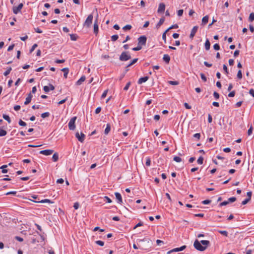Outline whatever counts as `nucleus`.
Wrapping results in <instances>:
<instances>
[{"label":"nucleus","mask_w":254,"mask_h":254,"mask_svg":"<svg viewBox=\"0 0 254 254\" xmlns=\"http://www.w3.org/2000/svg\"><path fill=\"white\" fill-rule=\"evenodd\" d=\"M2 117L6 121H7L8 122V123H10L11 122V120H10V119L9 118V117L8 116V115H5V114H3V116H2Z\"/></svg>","instance_id":"nucleus-28"},{"label":"nucleus","mask_w":254,"mask_h":254,"mask_svg":"<svg viewBox=\"0 0 254 254\" xmlns=\"http://www.w3.org/2000/svg\"><path fill=\"white\" fill-rule=\"evenodd\" d=\"M14 47V44H12V45L9 46L7 49V51H10L12 50Z\"/></svg>","instance_id":"nucleus-62"},{"label":"nucleus","mask_w":254,"mask_h":254,"mask_svg":"<svg viewBox=\"0 0 254 254\" xmlns=\"http://www.w3.org/2000/svg\"><path fill=\"white\" fill-rule=\"evenodd\" d=\"M70 37L72 41H76L77 39L78 36L76 34H70Z\"/></svg>","instance_id":"nucleus-26"},{"label":"nucleus","mask_w":254,"mask_h":254,"mask_svg":"<svg viewBox=\"0 0 254 254\" xmlns=\"http://www.w3.org/2000/svg\"><path fill=\"white\" fill-rule=\"evenodd\" d=\"M54 152L53 150L51 149H47V150H44L40 151V154L48 156L51 155Z\"/></svg>","instance_id":"nucleus-8"},{"label":"nucleus","mask_w":254,"mask_h":254,"mask_svg":"<svg viewBox=\"0 0 254 254\" xmlns=\"http://www.w3.org/2000/svg\"><path fill=\"white\" fill-rule=\"evenodd\" d=\"M131 58L128 52H123L120 56V60L121 61H127Z\"/></svg>","instance_id":"nucleus-2"},{"label":"nucleus","mask_w":254,"mask_h":254,"mask_svg":"<svg viewBox=\"0 0 254 254\" xmlns=\"http://www.w3.org/2000/svg\"><path fill=\"white\" fill-rule=\"evenodd\" d=\"M62 70L64 72V76L65 78L67 77V74L68 73V69L67 68H64Z\"/></svg>","instance_id":"nucleus-25"},{"label":"nucleus","mask_w":254,"mask_h":254,"mask_svg":"<svg viewBox=\"0 0 254 254\" xmlns=\"http://www.w3.org/2000/svg\"><path fill=\"white\" fill-rule=\"evenodd\" d=\"M79 204L78 202H75L74 203L73 207L75 209H77L79 208Z\"/></svg>","instance_id":"nucleus-59"},{"label":"nucleus","mask_w":254,"mask_h":254,"mask_svg":"<svg viewBox=\"0 0 254 254\" xmlns=\"http://www.w3.org/2000/svg\"><path fill=\"white\" fill-rule=\"evenodd\" d=\"M35 202H40V203H45V202H49V203H52L50 200L48 199H43L39 201H35Z\"/></svg>","instance_id":"nucleus-30"},{"label":"nucleus","mask_w":254,"mask_h":254,"mask_svg":"<svg viewBox=\"0 0 254 254\" xmlns=\"http://www.w3.org/2000/svg\"><path fill=\"white\" fill-rule=\"evenodd\" d=\"M184 106L185 107V108L187 109H191V106H190L188 103H184Z\"/></svg>","instance_id":"nucleus-63"},{"label":"nucleus","mask_w":254,"mask_h":254,"mask_svg":"<svg viewBox=\"0 0 254 254\" xmlns=\"http://www.w3.org/2000/svg\"><path fill=\"white\" fill-rule=\"evenodd\" d=\"M198 28V26H195L191 29V32H190V39H193V38L194 37L196 32L197 31Z\"/></svg>","instance_id":"nucleus-9"},{"label":"nucleus","mask_w":254,"mask_h":254,"mask_svg":"<svg viewBox=\"0 0 254 254\" xmlns=\"http://www.w3.org/2000/svg\"><path fill=\"white\" fill-rule=\"evenodd\" d=\"M223 70L225 71V73L228 74L229 73L227 67L225 64H224L223 66Z\"/></svg>","instance_id":"nucleus-57"},{"label":"nucleus","mask_w":254,"mask_h":254,"mask_svg":"<svg viewBox=\"0 0 254 254\" xmlns=\"http://www.w3.org/2000/svg\"><path fill=\"white\" fill-rule=\"evenodd\" d=\"M237 77L239 79H241L242 78V73L241 70H239L237 73Z\"/></svg>","instance_id":"nucleus-47"},{"label":"nucleus","mask_w":254,"mask_h":254,"mask_svg":"<svg viewBox=\"0 0 254 254\" xmlns=\"http://www.w3.org/2000/svg\"><path fill=\"white\" fill-rule=\"evenodd\" d=\"M7 165H2V166H1L0 167V169H2V171H1L2 173L5 174V173H7V172H8L7 170L5 169V168H7Z\"/></svg>","instance_id":"nucleus-20"},{"label":"nucleus","mask_w":254,"mask_h":254,"mask_svg":"<svg viewBox=\"0 0 254 254\" xmlns=\"http://www.w3.org/2000/svg\"><path fill=\"white\" fill-rule=\"evenodd\" d=\"M173 160L177 162H181L182 161V159L178 156H175Z\"/></svg>","instance_id":"nucleus-37"},{"label":"nucleus","mask_w":254,"mask_h":254,"mask_svg":"<svg viewBox=\"0 0 254 254\" xmlns=\"http://www.w3.org/2000/svg\"><path fill=\"white\" fill-rule=\"evenodd\" d=\"M50 116L49 112H45L41 114V117L43 119L48 117Z\"/></svg>","instance_id":"nucleus-35"},{"label":"nucleus","mask_w":254,"mask_h":254,"mask_svg":"<svg viewBox=\"0 0 254 254\" xmlns=\"http://www.w3.org/2000/svg\"><path fill=\"white\" fill-rule=\"evenodd\" d=\"M76 137L78 139V140L81 142H82L85 139V135L81 132V133H79V132H76L75 134Z\"/></svg>","instance_id":"nucleus-6"},{"label":"nucleus","mask_w":254,"mask_h":254,"mask_svg":"<svg viewBox=\"0 0 254 254\" xmlns=\"http://www.w3.org/2000/svg\"><path fill=\"white\" fill-rule=\"evenodd\" d=\"M218 232L220 234H221V235H222L224 236H226V237L228 236V233L227 231H226L218 230Z\"/></svg>","instance_id":"nucleus-29"},{"label":"nucleus","mask_w":254,"mask_h":254,"mask_svg":"<svg viewBox=\"0 0 254 254\" xmlns=\"http://www.w3.org/2000/svg\"><path fill=\"white\" fill-rule=\"evenodd\" d=\"M209 244L210 242L209 241L201 240L199 242L197 240H196L194 242L193 246L197 250L202 252L206 249Z\"/></svg>","instance_id":"nucleus-1"},{"label":"nucleus","mask_w":254,"mask_h":254,"mask_svg":"<svg viewBox=\"0 0 254 254\" xmlns=\"http://www.w3.org/2000/svg\"><path fill=\"white\" fill-rule=\"evenodd\" d=\"M211 202V200H204L203 201H202V203L203 204H204V205H206V204H209Z\"/></svg>","instance_id":"nucleus-52"},{"label":"nucleus","mask_w":254,"mask_h":254,"mask_svg":"<svg viewBox=\"0 0 254 254\" xmlns=\"http://www.w3.org/2000/svg\"><path fill=\"white\" fill-rule=\"evenodd\" d=\"M93 17L92 14L89 15L84 23V25L87 27H90L92 22Z\"/></svg>","instance_id":"nucleus-4"},{"label":"nucleus","mask_w":254,"mask_h":254,"mask_svg":"<svg viewBox=\"0 0 254 254\" xmlns=\"http://www.w3.org/2000/svg\"><path fill=\"white\" fill-rule=\"evenodd\" d=\"M118 38H119V36L118 35H114L112 36L111 39L113 41H115L118 39Z\"/></svg>","instance_id":"nucleus-40"},{"label":"nucleus","mask_w":254,"mask_h":254,"mask_svg":"<svg viewBox=\"0 0 254 254\" xmlns=\"http://www.w3.org/2000/svg\"><path fill=\"white\" fill-rule=\"evenodd\" d=\"M213 96L216 99H218L219 98V94L216 92L213 93Z\"/></svg>","instance_id":"nucleus-55"},{"label":"nucleus","mask_w":254,"mask_h":254,"mask_svg":"<svg viewBox=\"0 0 254 254\" xmlns=\"http://www.w3.org/2000/svg\"><path fill=\"white\" fill-rule=\"evenodd\" d=\"M19 125L21 126H26V123H25L24 122H23V121H22L21 120H20L19 121Z\"/></svg>","instance_id":"nucleus-48"},{"label":"nucleus","mask_w":254,"mask_h":254,"mask_svg":"<svg viewBox=\"0 0 254 254\" xmlns=\"http://www.w3.org/2000/svg\"><path fill=\"white\" fill-rule=\"evenodd\" d=\"M141 48H142V46L138 45V46L136 47H134V48H132V50L135 51H139V50H141Z\"/></svg>","instance_id":"nucleus-46"},{"label":"nucleus","mask_w":254,"mask_h":254,"mask_svg":"<svg viewBox=\"0 0 254 254\" xmlns=\"http://www.w3.org/2000/svg\"><path fill=\"white\" fill-rule=\"evenodd\" d=\"M104 198V200L106 201L108 203L112 202V200L108 196H105Z\"/></svg>","instance_id":"nucleus-53"},{"label":"nucleus","mask_w":254,"mask_h":254,"mask_svg":"<svg viewBox=\"0 0 254 254\" xmlns=\"http://www.w3.org/2000/svg\"><path fill=\"white\" fill-rule=\"evenodd\" d=\"M235 95V92L234 91H233L231 92L228 94V97H234Z\"/></svg>","instance_id":"nucleus-56"},{"label":"nucleus","mask_w":254,"mask_h":254,"mask_svg":"<svg viewBox=\"0 0 254 254\" xmlns=\"http://www.w3.org/2000/svg\"><path fill=\"white\" fill-rule=\"evenodd\" d=\"M37 44H34L31 47V49L30 50V53H32V52H33L34 51V50L35 49V48L37 47Z\"/></svg>","instance_id":"nucleus-42"},{"label":"nucleus","mask_w":254,"mask_h":254,"mask_svg":"<svg viewBox=\"0 0 254 254\" xmlns=\"http://www.w3.org/2000/svg\"><path fill=\"white\" fill-rule=\"evenodd\" d=\"M210 43L208 39L206 40L205 43V48L206 50H208L210 49Z\"/></svg>","instance_id":"nucleus-23"},{"label":"nucleus","mask_w":254,"mask_h":254,"mask_svg":"<svg viewBox=\"0 0 254 254\" xmlns=\"http://www.w3.org/2000/svg\"><path fill=\"white\" fill-rule=\"evenodd\" d=\"M96 244L100 246H103L104 245V242L102 241H100V240H98V241H96L95 242Z\"/></svg>","instance_id":"nucleus-39"},{"label":"nucleus","mask_w":254,"mask_h":254,"mask_svg":"<svg viewBox=\"0 0 254 254\" xmlns=\"http://www.w3.org/2000/svg\"><path fill=\"white\" fill-rule=\"evenodd\" d=\"M131 84V83L130 82H128L127 83L126 85L125 86V87H124V89L126 91L127 90L130 86Z\"/></svg>","instance_id":"nucleus-45"},{"label":"nucleus","mask_w":254,"mask_h":254,"mask_svg":"<svg viewBox=\"0 0 254 254\" xmlns=\"http://www.w3.org/2000/svg\"><path fill=\"white\" fill-rule=\"evenodd\" d=\"M180 250H179V248H175V249H173L169 251H168L167 252V254H170L171 253H173V252H180Z\"/></svg>","instance_id":"nucleus-27"},{"label":"nucleus","mask_w":254,"mask_h":254,"mask_svg":"<svg viewBox=\"0 0 254 254\" xmlns=\"http://www.w3.org/2000/svg\"><path fill=\"white\" fill-rule=\"evenodd\" d=\"M148 79V76H144L140 78L138 80V83L139 84H142V83H144L146 82Z\"/></svg>","instance_id":"nucleus-14"},{"label":"nucleus","mask_w":254,"mask_h":254,"mask_svg":"<svg viewBox=\"0 0 254 254\" xmlns=\"http://www.w3.org/2000/svg\"><path fill=\"white\" fill-rule=\"evenodd\" d=\"M200 76L201 79L204 81H206L207 78L205 76V75L203 73H200Z\"/></svg>","instance_id":"nucleus-50"},{"label":"nucleus","mask_w":254,"mask_h":254,"mask_svg":"<svg viewBox=\"0 0 254 254\" xmlns=\"http://www.w3.org/2000/svg\"><path fill=\"white\" fill-rule=\"evenodd\" d=\"M150 164H151V160L149 158H147L146 159V161L145 164L146 166H149L150 165Z\"/></svg>","instance_id":"nucleus-51"},{"label":"nucleus","mask_w":254,"mask_h":254,"mask_svg":"<svg viewBox=\"0 0 254 254\" xmlns=\"http://www.w3.org/2000/svg\"><path fill=\"white\" fill-rule=\"evenodd\" d=\"M203 158L202 157V156H200L197 160V162L198 164H202L203 163Z\"/></svg>","instance_id":"nucleus-34"},{"label":"nucleus","mask_w":254,"mask_h":254,"mask_svg":"<svg viewBox=\"0 0 254 254\" xmlns=\"http://www.w3.org/2000/svg\"><path fill=\"white\" fill-rule=\"evenodd\" d=\"M208 18H209V17L208 15H206V16H204L202 19V24H203V25L206 24L208 22Z\"/></svg>","instance_id":"nucleus-19"},{"label":"nucleus","mask_w":254,"mask_h":254,"mask_svg":"<svg viewBox=\"0 0 254 254\" xmlns=\"http://www.w3.org/2000/svg\"><path fill=\"white\" fill-rule=\"evenodd\" d=\"M32 98V95L31 93H29L24 102L25 105H27L30 103Z\"/></svg>","instance_id":"nucleus-13"},{"label":"nucleus","mask_w":254,"mask_h":254,"mask_svg":"<svg viewBox=\"0 0 254 254\" xmlns=\"http://www.w3.org/2000/svg\"><path fill=\"white\" fill-rule=\"evenodd\" d=\"M58 159H59V155H58V153H55L53 154V157H52V159H53V161L56 162L58 160Z\"/></svg>","instance_id":"nucleus-22"},{"label":"nucleus","mask_w":254,"mask_h":254,"mask_svg":"<svg viewBox=\"0 0 254 254\" xmlns=\"http://www.w3.org/2000/svg\"><path fill=\"white\" fill-rule=\"evenodd\" d=\"M146 42V37L145 36H141L138 38V45L142 46L145 45Z\"/></svg>","instance_id":"nucleus-5"},{"label":"nucleus","mask_w":254,"mask_h":254,"mask_svg":"<svg viewBox=\"0 0 254 254\" xmlns=\"http://www.w3.org/2000/svg\"><path fill=\"white\" fill-rule=\"evenodd\" d=\"M164 21H165L164 17H162L161 18H160L159 21L156 24V27L157 29L162 25V24L164 23Z\"/></svg>","instance_id":"nucleus-16"},{"label":"nucleus","mask_w":254,"mask_h":254,"mask_svg":"<svg viewBox=\"0 0 254 254\" xmlns=\"http://www.w3.org/2000/svg\"><path fill=\"white\" fill-rule=\"evenodd\" d=\"M110 130H111L110 125L109 124H107L106 127L104 131L105 134H107L110 132Z\"/></svg>","instance_id":"nucleus-24"},{"label":"nucleus","mask_w":254,"mask_h":254,"mask_svg":"<svg viewBox=\"0 0 254 254\" xmlns=\"http://www.w3.org/2000/svg\"><path fill=\"white\" fill-rule=\"evenodd\" d=\"M115 194L117 199H118V202H119L120 203H122L123 200H122V197L121 194L119 192H115Z\"/></svg>","instance_id":"nucleus-15"},{"label":"nucleus","mask_w":254,"mask_h":254,"mask_svg":"<svg viewBox=\"0 0 254 254\" xmlns=\"http://www.w3.org/2000/svg\"><path fill=\"white\" fill-rule=\"evenodd\" d=\"M193 137L199 139L200 138V134L199 133H195L193 135Z\"/></svg>","instance_id":"nucleus-61"},{"label":"nucleus","mask_w":254,"mask_h":254,"mask_svg":"<svg viewBox=\"0 0 254 254\" xmlns=\"http://www.w3.org/2000/svg\"><path fill=\"white\" fill-rule=\"evenodd\" d=\"M229 201L227 200V201H224L221 203H220L219 204V206H225V205H227L228 204H229Z\"/></svg>","instance_id":"nucleus-43"},{"label":"nucleus","mask_w":254,"mask_h":254,"mask_svg":"<svg viewBox=\"0 0 254 254\" xmlns=\"http://www.w3.org/2000/svg\"><path fill=\"white\" fill-rule=\"evenodd\" d=\"M249 93L251 94L253 97H254V90L253 89H251L249 91Z\"/></svg>","instance_id":"nucleus-64"},{"label":"nucleus","mask_w":254,"mask_h":254,"mask_svg":"<svg viewBox=\"0 0 254 254\" xmlns=\"http://www.w3.org/2000/svg\"><path fill=\"white\" fill-rule=\"evenodd\" d=\"M143 225V223L141 222H139L138 223H137L133 228V229H136L137 227H139V226H141Z\"/></svg>","instance_id":"nucleus-58"},{"label":"nucleus","mask_w":254,"mask_h":254,"mask_svg":"<svg viewBox=\"0 0 254 254\" xmlns=\"http://www.w3.org/2000/svg\"><path fill=\"white\" fill-rule=\"evenodd\" d=\"M85 78H86L85 76H81L80 78L76 82V84L78 85L81 84L82 83L85 81Z\"/></svg>","instance_id":"nucleus-18"},{"label":"nucleus","mask_w":254,"mask_h":254,"mask_svg":"<svg viewBox=\"0 0 254 254\" xmlns=\"http://www.w3.org/2000/svg\"><path fill=\"white\" fill-rule=\"evenodd\" d=\"M163 59L166 63H169L170 61V57L168 55L165 54L163 56Z\"/></svg>","instance_id":"nucleus-17"},{"label":"nucleus","mask_w":254,"mask_h":254,"mask_svg":"<svg viewBox=\"0 0 254 254\" xmlns=\"http://www.w3.org/2000/svg\"><path fill=\"white\" fill-rule=\"evenodd\" d=\"M6 133L7 132L6 130L2 129H0V136H3L5 135Z\"/></svg>","instance_id":"nucleus-31"},{"label":"nucleus","mask_w":254,"mask_h":254,"mask_svg":"<svg viewBox=\"0 0 254 254\" xmlns=\"http://www.w3.org/2000/svg\"><path fill=\"white\" fill-rule=\"evenodd\" d=\"M213 48L215 50H219L220 49V46L218 44H215L213 45Z\"/></svg>","instance_id":"nucleus-54"},{"label":"nucleus","mask_w":254,"mask_h":254,"mask_svg":"<svg viewBox=\"0 0 254 254\" xmlns=\"http://www.w3.org/2000/svg\"><path fill=\"white\" fill-rule=\"evenodd\" d=\"M168 83L170 84V85H178L179 84V82L177 81H172V80H170L168 81Z\"/></svg>","instance_id":"nucleus-33"},{"label":"nucleus","mask_w":254,"mask_h":254,"mask_svg":"<svg viewBox=\"0 0 254 254\" xmlns=\"http://www.w3.org/2000/svg\"><path fill=\"white\" fill-rule=\"evenodd\" d=\"M55 89V87L52 84H49V86H44L43 90L45 92H48L50 90H53Z\"/></svg>","instance_id":"nucleus-11"},{"label":"nucleus","mask_w":254,"mask_h":254,"mask_svg":"<svg viewBox=\"0 0 254 254\" xmlns=\"http://www.w3.org/2000/svg\"><path fill=\"white\" fill-rule=\"evenodd\" d=\"M107 92H108V90L104 91V92L103 93V94L101 96V98H104L107 96Z\"/></svg>","instance_id":"nucleus-60"},{"label":"nucleus","mask_w":254,"mask_h":254,"mask_svg":"<svg viewBox=\"0 0 254 254\" xmlns=\"http://www.w3.org/2000/svg\"><path fill=\"white\" fill-rule=\"evenodd\" d=\"M131 28V26L130 25H126L123 27V29L125 30H130Z\"/></svg>","instance_id":"nucleus-41"},{"label":"nucleus","mask_w":254,"mask_h":254,"mask_svg":"<svg viewBox=\"0 0 254 254\" xmlns=\"http://www.w3.org/2000/svg\"><path fill=\"white\" fill-rule=\"evenodd\" d=\"M236 200V198L235 197H232L228 199V201H229V203L230 202H234Z\"/></svg>","instance_id":"nucleus-44"},{"label":"nucleus","mask_w":254,"mask_h":254,"mask_svg":"<svg viewBox=\"0 0 254 254\" xmlns=\"http://www.w3.org/2000/svg\"><path fill=\"white\" fill-rule=\"evenodd\" d=\"M137 61H138V59H137V58H136V59H133V60L131 61V62L129 64H128L127 65V67H129V66H130L131 65H133V64H134L135 63H136L137 62Z\"/></svg>","instance_id":"nucleus-32"},{"label":"nucleus","mask_w":254,"mask_h":254,"mask_svg":"<svg viewBox=\"0 0 254 254\" xmlns=\"http://www.w3.org/2000/svg\"><path fill=\"white\" fill-rule=\"evenodd\" d=\"M165 5L163 3H160L159 4L158 9V13H162L163 12L165 11Z\"/></svg>","instance_id":"nucleus-10"},{"label":"nucleus","mask_w":254,"mask_h":254,"mask_svg":"<svg viewBox=\"0 0 254 254\" xmlns=\"http://www.w3.org/2000/svg\"><path fill=\"white\" fill-rule=\"evenodd\" d=\"M76 120V117H74L70 120L68 124V127L70 130H74L75 128V122Z\"/></svg>","instance_id":"nucleus-3"},{"label":"nucleus","mask_w":254,"mask_h":254,"mask_svg":"<svg viewBox=\"0 0 254 254\" xmlns=\"http://www.w3.org/2000/svg\"><path fill=\"white\" fill-rule=\"evenodd\" d=\"M23 5V4L20 3L17 6H13V12L14 14H17L19 11H20L22 9Z\"/></svg>","instance_id":"nucleus-7"},{"label":"nucleus","mask_w":254,"mask_h":254,"mask_svg":"<svg viewBox=\"0 0 254 254\" xmlns=\"http://www.w3.org/2000/svg\"><path fill=\"white\" fill-rule=\"evenodd\" d=\"M173 27H169L168 29H167L164 32V33L162 35V39L164 40L165 42H166V33L170 30V29H172Z\"/></svg>","instance_id":"nucleus-21"},{"label":"nucleus","mask_w":254,"mask_h":254,"mask_svg":"<svg viewBox=\"0 0 254 254\" xmlns=\"http://www.w3.org/2000/svg\"><path fill=\"white\" fill-rule=\"evenodd\" d=\"M11 70V67H9L3 73V74L5 75V76H7V75H8L10 71Z\"/></svg>","instance_id":"nucleus-38"},{"label":"nucleus","mask_w":254,"mask_h":254,"mask_svg":"<svg viewBox=\"0 0 254 254\" xmlns=\"http://www.w3.org/2000/svg\"><path fill=\"white\" fill-rule=\"evenodd\" d=\"M184 10L183 9H180L177 11V14L179 16H181L183 14Z\"/></svg>","instance_id":"nucleus-49"},{"label":"nucleus","mask_w":254,"mask_h":254,"mask_svg":"<svg viewBox=\"0 0 254 254\" xmlns=\"http://www.w3.org/2000/svg\"><path fill=\"white\" fill-rule=\"evenodd\" d=\"M98 32V20L96 19L94 23V33L97 34Z\"/></svg>","instance_id":"nucleus-12"},{"label":"nucleus","mask_w":254,"mask_h":254,"mask_svg":"<svg viewBox=\"0 0 254 254\" xmlns=\"http://www.w3.org/2000/svg\"><path fill=\"white\" fill-rule=\"evenodd\" d=\"M249 20L251 22H252L254 20V13L252 12L250 13L249 17Z\"/></svg>","instance_id":"nucleus-36"}]
</instances>
